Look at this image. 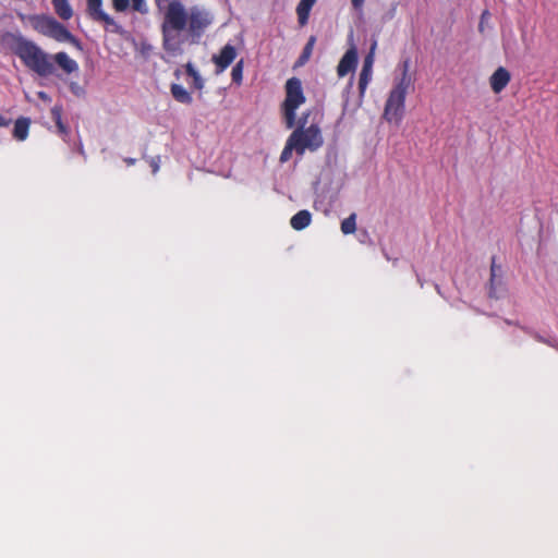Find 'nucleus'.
<instances>
[{"mask_svg":"<svg viewBox=\"0 0 558 558\" xmlns=\"http://www.w3.org/2000/svg\"><path fill=\"white\" fill-rule=\"evenodd\" d=\"M343 234H352L356 231V214L352 213L349 217L341 221L340 226Z\"/></svg>","mask_w":558,"mask_h":558,"instance_id":"22","label":"nucleus"},{"mask_svg":"<svg viewBox=\"0 0 558 558\" xmlns=\"http://www.w3.org/2000/svg\"><path fill=\"white\" fill-rule=\"evenodd\" d=\"M376 47H377V41L374 40L371 46L369 52L367 53V56L364 58V61H363V66H362V70L360 72V77H359V92H360L361 97H364L366 88L372 80L374 54H375Z\"/></svg>","mask_w":558,"mask_h":558,"instance_id":"7","label":"nucleus"},{"mask_svg":"<svg viewBox=\"0 0 558 558\" xmlns=\"http://www.w3.org/2000/svg\"><path fill=\"white\" fill-rule=\"evenodd\" d=\"M501 271V267L499 265L496 264V257L493 256L492 258V265H490V292L489 294L493 295V289H494V284L496 282V278L498 277V272Z\"/></svg>","mask_w":558,"mask_h":558,"instance_id":"26","label":"nucleus"},{"mask_svg":"<svg viewBox=\"0 0 558 558\" xmlns=\"http://www.w3.org/2000/svg\"><path fill=\"white\" fill-rule=\"evenodd\" d=\"M12 50L26 68L39 76L46 77L53 74L54 66L51 57L34 41L21 36L16 37Z\"/></svg>","mask_w":558,"mask_h":558,"instance_id":"2","label":"nucleus"},{"mask_svg":"<svg viewBox=\"0 0 558 558\" xmlns=\"http://www.w3.org/2000/svg\"><path fill=\"white\" fill-rule=\"evenodd\" d=\"M307 117L308 113L299 120L296 129L289 136L295 143L299 156L304 155L305 150L316 151L324 144L322 131L317 124L305 128Z\"/></svg>","mask_w":558,"mask_h":558,"instance_id":"4","label":"nucleus"},{"mask_svg":"<svg viewBox=\"0 0 558 558\" xmlns=\"http://www.w3.org/2000/svg\"><path fill=\"white\" fill-rule=\"evenodd\" d=\"M511 80L510 72L504 68L499 66L489 77L490 88L495 94L501 93Z\"/></svg>","mask_w":558,"mask_h":558,"instance_id":"11","label":"nucleus"},{"mask_svg":"<svg viewBox=\"0 0 558 558\" xmlns=\"http://www.w3.org/2000/svg\"><path fill=\"white\" fill-rule=\"evenodd\" d=\"M130 5V0H112V7L117 12H124Z\"/></svg>","mask_w":558,"mask_h":558,"instance_id":"28","label":"nucleus"},{"mask_svg":"<svg viewBox=\"0 0 558 558\" xmlns=\"http://www.w3.org/2000/svg\"><path fill=\"white\" fill-rule=\"evenodd\" d=\"M11 123L10 119H7L0 113V128L8 126Z\"/></svg>","mask_w":558,"mask_h":558,"instance_id":"32","label":"nucleus"},{"mask_svg":"<svg viewBox=\"0 0 558 558\" xmlns=\"http://www.w3.org/2000/svg\"><path fill=\"white\" fill-rule=\"evenodd\" d=\"M151 166H153L154 172H156L158 170V165L154 161L151 163Z\"/></svg>","mask_w":558,"mask_h":558,"instance_id":"35","label":"nucleus"},{"mask_svg":"<svg viewBox=\"0 0 558 558\" xmlns=\"http://www.w3.org/2000/svg\"><path fill=\"white\" fill-rule=\"evenodd\" d=\"M401 66H402L401 74L410 75V73H409V70H410V60H408V59H407V60H404V61L402 62V65H401Z\"/></svg>","mask_w":558,"mask_h":558,"instance_id":"31","label":"nucleus"},{"mask_svg":"<svg viewBox=\"0 0 558 558\" xmlns=\"http://www.w3.org/2000/svg\"><path fill=\"white\" fill-rule=\"evenodd\" d=\"M286 97L281 104V112L287 129H292L296 124V110L302 106L306 97L303 92L302 82L299 77H290L284 85Z\"/></svg>","mask_w":558,"mask_h":558,"instance_id":"3","label":"nucleus"},{"mask_svg":"<svg viewBox=\"0 0 558 558\" xmlns=\"http://www.w3.org/2000/svg\"><path fill=\"white\" fill-rule=\"evenodd\" d=\"M155 4L162 13V48L172 57L182 54L187 41L197 44L214 22L208 10L196 5L187 10L179 0H155Z\"/></svg>","mask_w":558,"mask_h":558,"instance_id":"1","label":"nucleus"},{"mask_svg":"<svg viewBox=\"0 0 558 558\" xmlns=\"http://www.w3.org/2000/svg\"><path fill=\"white\" fill-rule=\"evenodd\" d=\"M124 161H125L129 166H131V165H134V163H135V159H133V158H125V159H124Z\"/></svg>","mask_w":558,"mask_h":558,"instance_id":"33","label":"nucleus"},{"mask_svg":"<svg viewBox=\"0 0 558 558\" xmlns=\"http://www.w3.org/2000/svg\"><path fill=\"white\" fill-rule=\"evenodd\" d=\"M31 120L25 117L16 119L13 129V137L17 141H25L28 136Z\"/></svg>","mask_w":558,"mask_h":558,"instance_id":"16","label":"nucleus"},{"mask_svg":"<svg viewBox=\"0 0 558 558\" xmlns=\"http://www.w3.org/2000/svg\"><path fill=\"white\" fill-rule=\"evenodd\" d=\"M315 43H316V37L311 36L308 38L306 45L304 46L303 51L298 60L299 65H303L304 63H306L310 60L312 52H313V48L315 46Z\"/></svg>","mask_w":558,"mask_h":558,"instance_id":"23","label":"nucleus"},{"mask_svg":"<svg viewBox=\"0 0 558 558\" xmlns=\"http://www.w3.org/2000/svg\"><path fill=\"white\" fill-rule=\"evenodd\" d=\"M184 69H185V73L193 80V82H192L193 87L198 90L203 89L205 82H204L203 77L201 76V74L198 73V71L194 68V65L191 62H187L184 65Z\"/></svg>","mask_w":558,"mask_h":558,"instance_id":"19","label":"nucleus"},{"mask_svg":"<svg viewBox=\"0 0 558 558\" xmlns=\"http://www.w3.org/2000/svg\"><path fill=\"white\" fill-rule=\"evenodd\" d=\"M411 86H412L411 75L401 74L400 78L396 82V84L393 85L391 90L407 96L408 90Z\"/></svg>","mask_w":558,"mask_h":558,"instance_id":"20","label":"nucleus"},{"mask_svg":"<svg viewBox=\"0 0 558 558\" xmlns=\"http://www.w3.org/2000/svg\"><path fill=\"white\" fill-rule=\"evenodd\" d=\"M52 59L66 74H71L78 70L77 62L71 59L66 52H58L52 57Z\"/></svg>","mask_w":558,"mask_h":558,"instance_id":"12","label":"nucleus"},{"mask_svg":"<svg viewBox=\"0 0 558 558\" xmlns=\"http://www.w3.org/2000/svg\"><path fill=\"white\" fill-rule=\"evenodd\" d=\"M490 19V13L488 10H484L481 14V21L478 24V32L484 33L485 24Z\"/></svg>","mask_w":558,"mask_h":558,"instance_id":"29","label":"nucleus"},{"mask_svg":"<svg viewBox=\"0 0 558 558\" xmlns=\"http://www.w3.org/2000/svg\"><path fill=\"white\" fill-rule=\"evenodd\" d=\"M32 25L39 34L53 38L59 43L68 41L82 49L81 41L71 32L52 16L35 15L31 19Z\"/></svg>","mask_w":558,"mask_h":558,"instance_id":"5","label":"nucleus"},{"mask_svg":"<svg viewBox=\"0 0 558 558\" xmlns=\"http://www.w3.org/2000/svg\"><path fill=\"white\" fill-rule=\"evenodd\" d=\"M357 49L352 45L340 59L337 66V75L344 77L350 72H354L357 66Z\"/></svg>","mask_w":558,"mask_h":558,"instance_id":"9","label":"nucleus"},{"mask_svg":"<svg viewBox=\"0 0 558 558\" xmlns=\"http://www.w3.org/2000/svg\"><path fill=\"white\" fill-rule=\"evenodd\" d=\"M405 98V95L390 90L383 114L387 122L400 124L404 116Z\"/></svg>","mask_w":558,"mask_h":558,"instance_id":"6","label":"nucleus"},{"mask_svg":"<svg viewBox=\"0 0 558 558\" xmlns=\"http://www.w3.org/2000/svg\"><path fill=\"white\" fill-rule=\"evenodd\" d=\"M243 69H244V60L241 59L234 64V66L232 68V71H231L232 82L234 84H236L238 86H240L243 81Z\"/></svg>","mask_w":558,"mask_h":558,"instance_id":"25","label":"nucleus"},{"mask_svg":"<svg viewBox=\"0 0 558 558\" xmlns=\"http://www.w3.org/2000/svg\"><path fill=\"white\" fill-rule=\"evenodd\" d=\"M317 0H301L296 5V15L300 26H305L308 23L311 10Z\"/></svg>","mask_w":558,"mask_h":558,"instance_id":"14","label":"nucleus"},{"mask_svg":"<svg viewBox=\"0 0 558 558\" xmlns=\"http://www.w3.org/2000/svg\"><path fill=\"white\" fill-rule=\"evenodd\" d=\"M132 9L138 13L145 14L148 9L146 5V0H130Z\"/></svg>","mask_w":558,"mask_h":558,"instance_id":"27","label":"nucleus"},{"mask_svg":"<svg viewBox=\"0 0 558 558\" xmlns=\"http://www.w3.org/2000/svg\"><path fill=\"white\" fill-rule=\"evenodd\" d=\"M39 96H40L41 98H45V94H44V93H39Z\"/></svg>","mask_w":558,"mask_h":558,"instance_id":"36","label":"nucleus"},{"mask_svg":"<svg viewBox=\"0 0 558 558\" xmlns=\"http://www.w3.org/2000/svg\"><path fill=\"white\" fill-rule=\"evenodd\" d=\"M365 0H351L352 7L356 11H362Z\"/></svg>","mask_w":558,"mask_h":558,"instance_id":"30","label":"nucleus"},{"mask_svg":"<svg viewBox=\"0 0 558 558\" xmlns=\"http://www.w3.org/2000/svg\"><path fill=\"white\" fill-rule=\"evenodd\" d=\"M52 119L56 122V126L58 129V132L63 135L68 136L69 130L66 125L62 122V110L59 107H53L51 109Z\"/></svg>","mask_w":558,"mask_h":558,"instance_id":"21","label":"nucleus"},{"mask_svg":"<svg viewBox=\"0 0 558 558\" xmlns=\"http://www.w3.org/2000/svg\"><path fill=\"white\" fill-rule=\"evenodd\" d=\"M170 92L172 97L180 104L191 105L193 97L182 85L171 84Z\"/></svg>","mask_w":558,"mask_h":558,"instance_id":"17","label":"nucleus"},{"mask_svg":"<svg viewBox=\"0 0 558 558\" xmlns=\"http://www.w3.org/2000/svg\"><path fill=\"white\" fill-rule=\"evenodd\" d=\"M56 13L64 21L73 16V10L68 0H51Z\"/></svg>","mask_w":558,"mask_h":558,"instance_id":"18","label":"nucleus"},{"mask_svg":"<svg viewBox=\"0 0 558 558\" xmlns=\"http://www.w3.org/2000/svg\"><path fill=\"white\" fill-rule=\"evenodd\" d=\"M353 80H354V76L352 75L350 81H349V84H348V87L351 88L352 87V84H353Z\"/></svg>","mask_w":558,"mask_h":558,"instance_id":"34","label":"nucleus"},{"mask_svg":"<svg viewBox=\"0 0 558 558\" xmlns=\"http://www.w3.org/2000/svg\"><path fill=\"white\" fill-rule=\"evenodd\" d=\"M293 150L298 154V147H296L295 143L290 137H288L286 145L280 154V158H279L280 162L284 163V162L289 161L292 156Z\"/></svg>","mask_w":558,"mask_h":558,"instance_id":"24","label":"nucleus"},{"mask_svg":"<svg viewBox=\"0 0 558 558\" xmlns=\"http://www.w3.org/2000/svg\"><path fill=\"white\" fill-rule=\"evenodd\" d=\"M52 59L66 74H71L78 70L77 62L71 59L66 52H58L52 57Z\"/></svg>","mask_w":558,"mask_h":558,"instance_id":"13","label":"nucleus"},{"mask_svg":"<svg viewBox=\"0 0 558 558\" xmlns=\"http://www.w3.org/2000/svg\"><path fill=\"white\" fill-rule=\"evenodd\" d=\"M87 14L95 22L104 23L105 25H114V20L102 10V0H86Z\"/></svg>","mask_w":558,"mask_h":558,"instance_id":"10","label":"nucleus"},{"mask_svg":"<svg viewBox=\"0 0 558 558\" xmlns=\"http://www.w3.org/2000/svg\"><path fill=\"white\" fill-rule=\"evenodd\" d=\"M236 58V49L234 46L227 44L223 46L219 53L214 54L211 61L214 62L216 74H220L226 71Z\"/></svg>","mask_w":558,"mask_h":558,"instance_id":"8","label":"nucleus"},{"mask_svg":"<svg viewBox=\"0 0 558 558\" xmlns=\"http://www.w3.org/2000/svg\"><path fill=\"white\" fill-rule=\"evenodd\" d=\"M311 222H312V214L306 209L298 211L290 219L291 227L296 231H301V230L305 229L306 227H308L311 225Z\"/></svg>","mask_w":558,"mask_h":558,"instance_id":"15","label":"nucleus"}]
</instances>
